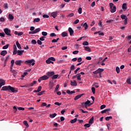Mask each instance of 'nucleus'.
Returning <instances> with one entry per match:
<instances>
[{
    "instance_id": "0e129e2a",
    "label": "nucleus",
    "mask_w": 131,
    "mask_h": 131,
    "mask_svg": "<svg viewBox=\"0 0 131 131\" xmlns=\"http://www.w3.org/2000/svg\"><path fill=\"white\" fill-rule=\"evenodd\" d=\"M98 26H99V27H102V21H101L100 20L99 21Z\"/></svg>"
},
{
    "instance_id": "a19ab883",
    "label": "nucleus",
    "mask_w": 131,
    "mask_h": 131,
    "mask_svg": "<svg viewBox=\"0 0 131 131\" xmlns=\"http://www.w3.org/2000/svg\"><path fill=\"white\" fill-rule=\"evenodd\" d=\"M12 73H13V76H16V74H17V72L14 70H13L12 71Z\"/></svg>"
},
{
    "instance_id": "c85d7f7f",
    "label": "nucleus",
    "mask_w": 131,
    "mask_h": 131,
    "mask_svg": "<svg viewBox=\"0 0 131 131\" xmlns=\"http://www.w3.org/2000/svg\"><path fill=\"white\" fill-rule=\"evenodd\" d=\"M57 77H59V75H53L52 77V79H57Z\"/></svg>"
},
{
    "instance_id": "774afa93",
    "label": "nucleus",
    "mask_w": 131,
    "mask_h": 131,
    "mask_svg": "<svg viewBox=\"0 0 131 131\" xmlns=\"http://www.w3.org/2000/svg\"><path fill=\"white\" fill-rule=\"evenodd\" d=\"M49 85L51 88H53L54 86V83L53 82H50Z\"/></svg>"
},
{
    "instance_id": "a878e982",
    "label": "nucleus",
    "mask_w": 131,
    "mask_h": 131,
    "mask_svg": "<svg viewBox=\"0 0 131 131\" xmlns=\"http://www.w3.org/2000/svg\"><path fill=\"white\" fill-rule=\"evenodd\" d=\"M89 123L93 124L94 123V117H92L89 121Z\"/></svg>"
},
{
    "instance_id": "7ed1b4c3",
    "label": "nucleus",
    "mask_w": 131,
    "mask_h": 131,
    "mask_svg": "<svg viewBox=\"0 0 131 131\" xmlns=\"http://www.w3.org/2000/svg\"><path fill=\"white\" fill-rule=\"evenodd\" d=\"M4 31L7 35H8L9 36H12V35H11V30H9L8 28L4 29Z\"/></svg>"
},
{
    "instance_id": "39448f33",
    "label": "nucleus",
    "mask_w": 131,
    "mask_h": 131,
    "mask_svg": "<svg viewBox=\"0 0 131 131\" xmlns=\"http://www.w3.org/2000/svg\"><path fill=\"white\" fill-rule=\"evenodd\" d=\"M55 74V72H48L46 73V75L48 77H51Z\"/></svg>"
},
{
    "instance_id": "e433bc0d",
    "label": "nucleus",
    "mask_w": 131,
    "mask_h": 131,
    "mask_svg": "<svg viewBox=\"0 0 131 131\" xmlns=\"http://www.w3.org/2000/svg\"><path fill=\"white\" fill-rule=\"evenodd\" d=\"M73 16H74V13H71V14H68V15H67V17H68V18H71V17H73Z\"/></svg>"
},
{
    "instance_id": "9b49d317",
    "label": "nucleus",
    "mask_w": 131,
    "mask_h": 131,
    "mask_svg": "<svg viewBox=\"0 0 131 131\" xmlns=\"http://www.w3.org/2000/svg\"><path fill=\"white\" fill-rule=\"evenodd\" d=\"M7 54H8V52L6 50H3L2 51L1 53H0V55L1 56H5V55H7Z\"/></svg>"
},
{
    "instance_id": "49530a36",
    "label": "nucleus",
    "mask_w": 131,
    "mask_h": 131,
    "mask_svg": "<svg viewBox=\"0 0 131 131\" xmlns=\"http://www.w3.org/2000/svg\"><path fill=\"white\" fill-rule=\"evenodd\" d=\"M75 69V66L74 65H72L70 68V70H72V71H73Z\"/></svg>"
},
{
    "instance_id": "603ef678",
    "label": "nucleus",
    "mask_w": 131,
    "mask_h": 131,
    "mask_svg": "<svg viewBox=\"0 0 131 131\" xmlns=\"http://www.w3.org/2000/svg\"><path fill=\"white\" fill-rule=\"evenodd\" d=\"M83 46H89V42L88 41H84L82 43Z\"/></svg>"
},
{
    "instance_id": "c03bdc74",
    "label": "nucleus",
    "mask_w": 131,
    "mask_h": 131,
    "mask_svg": "<svg viewBox=\"0 0 131 131\" xmlns=\"http://www.w3.org/2000/svg\"><path fill=\"white\" fill-rule=\"evenodd\" d=\"M78 12L79 14H81V13H82V8H81V7L79 8Z\"/></svg>"
},
{
    "instance_id": "5701e85b",
    "label": "nucleus",
    "mask_w": 131,
    "mask_h": 131,
    "mask_svg": "<svg viewBox=\"0 0 131 131\" xmlns=\"http://www.w3.org/2000/svg\"><path fill=\"white\" fill-rule=\"evenodd\" d=\"M122 8L123 10H126V9H127V6L126 3L123 4Z\"/></svg>"
},
{
    "instance_id": "680f3d73",
    "label": "nucleus",
    "mask_w": 131,
    "mask_h": 131,
    "mask_svg": "<svg viewBox=\"0 0 131 131\" xmlns=\"http://www.w3.org/2000/svg\"><path fill=\"white\" fill-rule=\"evenodd\" d=\"M51 61H56V59L53 57L49 58Z\"/></svg>"
},
{
    "instance_id": "f257e3e1",
    "label": "nucleus",
    "mask_w": 131,
    "mask_h": 131,
    "mask_svg": "<svg viewBox=\"0 0 131 131\" xmlns=\"http://www.w3.org/2000/svg\"><path fill=\"white\" fill-rule=\"evenodd\" d=\"M1 91H8V92H11V93H18V90H17V89L12 87L11 85L4 86L2 87Z\"/></svg>"
},
{
    "instance_id": "a18cd8bd",
    "label": "nucleus",
    "mask_w": 131,
    "mask_h": 131,
    "mask_svg": "<svg viewBox=\"0 0 131 131\" xmlns=\"http://www.w3.org/2000/svg\"><path fill=\"white\" fill-rule=\"evenodd\" d=\"M42 35H43V36H47V35H48V33L46 32H42L41 33Z\"/></svg>"
},
{
    "instance_id": "58836bf2",
    "label": "nucleus",
    "mask_w": 131,
    "mask_h": 131,
    "mask_svg": "<svg viewBox=\"0 0 131 131\" xmlns=\"http://www.w3.org/2000/svg\"><path fill=\"white\" fill-rule=\"evenodd\" d=\"M91 90H92L93 94H94V95H95V94H96V89H95L94 87H92Z\"/></svg>"
},
{
    "instance_id": "e2e57ef3",
    "label": "nucleus",
    "mask_w": 131,
    "mask_h": 131,
    "mask_svg": "<svg viewBox=\"0 0 131 131\" xmlns=\"http://www.w3.org/2000/svg\"><path fill=\"white\" fill-rule=\"evenodd\" d=\"M55 105H57V106H60V105H62V103H59L58 102H56L54 103Z\"/></svg>"
},
{
    "instance_id": "6e6552de",
    "label": "nucleus",
    "mask_w": 131,
    "mask_h": 131,
    "mask_svg": "<svg viewBox=\"0 0 131 131\" xmlns=\"http://www.w3.org/2000/svg\"><path fill=\"white\" fill-rule=\"evenodd\" d=\"M58 15V11H55L51 13V16L52 17H53V18L55 19L56 17Z\"/></svg>"
},
{
    "instance_id": "3c124183",
    "label": "nucleus",
    "mask_w": 131,
    "mask_h": 131,
    "mask_svg": "<svg viewBox=\"0 0 131 131\" xmlns=\"http://www.w3.org/2000/svg\"><path fill=\"white\" fill-rule=\"evenodd\" d=\"M51 62H52V61L50 59V58H48V59L46 60V63L47 64H51Z\"/></svg>"
},
{
    "instance_id": "bf43d9fd",
    "label": "nucleus",
    "mask_w": 131,
    "mask_h": 131,
    "mask_svg": "<svg viewBox=\"0 0 131 131\" xmlns=\"http://www.w3.org/2000/svg\"><path fill=\"white\" fill-rule=\"evenodd\" d=\"M126 82L127 83H128V84H131L130 79V78L127 79L126 80Z\"/></svg>"
},
{
    "instance_id": "5fc2aeb1",
    "label": "nucleus",
    "mask_w": 131,
    "mask_h": 131,
    "mask_svg": "<svg viewBox=\"0 0 131 131\" xmlns=\"http://www.w3.org/2000/svg\"><path fill=\"white\" fill-rule=\"evenodd\" d=\"M59 88H60V85L59 84H57L55 89V92L58 91V90H59Z\"/></svg>"
},
{
    "instance_id": "338daca9",
    "label": "nucleus",
    "mask_w": 131,
    "mask_h": 131,
    "mask_svg": "<svg viewBox=\"0 0 131 131\" xmlns=\"http://www.w3.org/2000/svg\"><path fill=\"white\" fill-rule=\"evenodd\" d=\"M43 18H49V17H50L49 15H48L47 14H44L42 15Z\"/></svg>"
},
{
    "instance_id": "72a5a7b5",
    "label": "nucleus",
    "mask_w": 131,
    "mask_h": 131,
    "mask_svg": "<svg viewBox=\"0 0 131 131\" xmlns=\"http://www.w3.org/2000/svg\"><path fill=\"white\" fill-rule=\"evenodd\" d=\"M116 71L117 73H120V69H119V67H117L116 68Z\"/></svg>"
},
{
    "instance_id": "0eeeda50",
    "label": "nucleus",
    "mask_w": 131,
    "mask_h": 131,
    "mask_svg": "<svg viewBox=\"0 0 131 131\" xmlns=\"http://www.w3.org/2000/svg\"><path fill=\"white\" fill-rule=\"evenodd\" d=\"M81 26H82L83 27H84L85 30H86L88 28H89V26L88 25V24L86 23H82L81 24Z\"/></svg>"
},
{
    "instance_id": "864d4df0",
    "label": "nucleus",
    "mask_w": 131,
    "mask_h": 131,
    "mask_svg": "<svg viewBox=\"0 0 131 131\" xmlns=\"http://www.w3.org/2000/svg\"><path fill=\"white\" fill-rule=\"evenodd\" d=\"M85 127H90L91 126V124L90 123H86L84 125Z\"/></svg>"
},
{
    "instance_id": "393cba45",
    "label": "nucleus",
    "mask_w": 131,
    "mask_h": 131,
    "mask_svg": "<svg viewBox=\"0 0 131 131\" xmlns=\"http://www.w3.org/2000/svg\"><path fill=\"white\" fill-rule=\"evenodd\" d=\"M39 21H40V18H36L34 19L33 22V23H35V22L38 23V22H39Z\"/></svg>"
},
{
    "instance_id": "052dcab7",
    "label": "nucleus",
    "mask_w": 131,
    "mask_h": 131,
    "mask_svg": "<svg viewBox=\"0 0 131 131\" xmlns=\"http://www.w3.org/2000/svg\"><path fill=\"white\" fill-rule=\"evenodd\" d=\"M57 35H56V34H55V33H52L50 34V36L51 37H54V36H56Z\"/></svg>"
},
{
    "instance_id": "c756f323",
    "label": "nucleus",
    "mask_w": 131,
    "mask_h": 131,
    "mask_svg": "<svg viewBox=\"0 0 131 131\" xmlns=\"http://www.w3.org/2000/svg\"><path fill=\"white\" fill-rule=\"evenodd\" d=\"M39 31H40V28H38L34 30V33L35 34L36 33H37V32H39Z\"/></svg>"
},
{
    "instance_id": "8fccbe9b",
    "label": "nucleus",
    "mask_w": 131,
    "mask_h": 131,
    "mask_svg": "<svg viewBox=\"0 0 131 131\" xmlns=\"http://www.w3.org/2000/svg\"><path fill=\"white\" fill-rule=\"evenodd\" d=\"M37 42L39 46H41V45H42V42L40 40H37Z\"/></svg>"
},
{
    "instance_id": "dca6fc26",
    "label": "nucleus",
    "mask_w": 131,
    "mask_h": 131,
    "mask_svg": "<svg viewBox=\"0 0 131 131\" xmlns=\"http://www.w3.org/2000/svg\"><path fill=\"white\" fill-rule=\"evenodd\" d=\"M109 111H111V108H106L101 111L102 114H104V113H106V112H109Z\"/></svg>"
},
{
    "instance_id": "4be33fe9",
    "label": "nucleus",
    "mask_w": 131,
    "mask_h": 131,
    "mask_svg": "<svg viewBox=\"0 0 131 131\" xmlns=\"http://www.w3.org/2000/svg\"><path fill=\"white\" fill-rule=\"evenodd\" d=\"M85 51H86L87 52H92V49L90 48V47L86 46L84 47Z\"/></svg>"
},
{
    "instance_id": "69168bd1",
    "label": "nucleus",
    "mask_w": 131,
    "mask_h": 131,
    "mask_svg": "<svg viewBox=\"0 0 131 131\" xmlns=\"http://www.w3.org/2000/svg\"><path fill=\"white\" fill-rule=\"evenodd\" d=\"M77 60L78 62H81V61H82V58L81 57H79L78 59L77 58Z\"/></svg>"
},
{
    "instance_id": "c9c22d12",
    "label": "nucleus",
    "mask_w": 131,
    "mask_h": 131,
    "mask_svg": "<svg viewBox=\"0 0 131 131\" xmlns=\"http://www.w3.org/2000/svg\"><path fill=\"white\" fill-rule=\"evenodd\" d=\"M36 81H33L32 83L30 84V86H33L34 84H36Z\"/></svg>"
},
{
    "instance_id": "423d86ee",
    "label": "nucleus",
    "mask_w": 131,
    "mask_h": 131,
    "mask_svg": "<svg viewBox=\"0 0 131 131\" xmlns=\"http://www.w3.org/2000/svg\"><path fill=\"white\" fill-rule=\"evenodd\" d=\"M22 63H23V61L21 60H16L15 61V64L18 66H21V64H22Z\"/></svg>"
},
{
    "instance_id": "2f4dec72",
    "label": "nucleus",
    "mask_w": 131,
    "mask_h": 131,
    "mask_svg": "<svg viewBox=\"0 0 131 131\" xmlns=\"http://www.w3.org/2000/svg\"><path fill=\"white\" fill-rule=\"evenodd\" d=\"M77 80H81V75H80V74H77Z\"/></svg>"
},
{
    "instance_id": "4468645a",
    "label": "nucleus",
    "mask_w": 131,
    "mask_h": 131,
    "mask_svg": "<svg viewBox=\"0 0 131 131\" xmlns=\"http://www.w3.org/2000/svg\"><path fill=\"white\" fill-rule=\"evenodd\" d=\"M24 53V50H18L17 55L18 56H22Z\"/></svg>"
},
{
    "instance_id": "f03ea898",
    "label": "nucleus",
    "mask_w": 131,
    "mask_h": 131,
    "mask_svg": "<svg viewBox=\"0 0 131 131\" xmlns=\"http://www.w3.org/2000/svg\"><path fill=\"white\" fill-rule=\"evenodd\" d=\"M35 61L34 60V59H31V60H26L25 63V64H27L29 66H31V64H32V66H34V64H35Z\"/></svg>"
},
{
    "instance_id": "7c9ffc66",
    "label": "nucleus",
    "mask_w": 131,
    "mask_h": 131,
    "mask_svg": "<svg viewBox=\"0 0 131 131\" xmlns=\"http://www.w3.org/2000/svg\"><path fill=\"white\" fill-rule=\"evenodd\" d=\"M77 121V118H75L74 119L71 120V123H75V122Z\"/></svg>"
},
{
    "instance_id": "bb28decb",
    "label": "nucleus",
    "mask_w": 131,
    "mask_h": 131,
    "mask_svg": "<svg viewBox=\"0 0 131 131\" xmlns=\"http://www.w3.org/2000/svg\"><path fill=\"white\" fill-rule=\"evenodd\" d=\"M8 18L10 19V20H14V16H13V15L11 14L8 15Z\"/></svg>"
},
{
    "instance_id": "1a4fd4ad",
    "label": "nucleus",
    "mask_w": 131,
    "mask_h": 131,
    "mask_svg": "<svg viewBox=\"0 0 131 131\" xmlns=\"http://www.w3.org/2000/svg\"><path fill=\"white\" fill-rule=\"evenodd\" d=\"M83 95H84V94H82L81 95H77L76 97H75L74 98V100L75 101H77V100H78V99H80V98H81V97H82V96H83Z\"/></svg>"
},
{
    "instance_id": "20e7f679",
    "label": "nucleus",
    "mask_w": 131,
    "mask_h": 131,
    "mask_svg": "<svg viewBox=\"0 0 131 131\" xmlns=\"http://www.w3.org/2000/svg\"><path fill=\"white\" fill-rule=\"evenodd\" d=\"M104 71V69L99 68L96 71L93 72V74H98V73H102Z\"/></svg>"
},
{
    "instance_id": "ddd939ff",
    "label": "nucleus",
    "mask_w": 131,
    "mask_h": 131,
    "mask_svg": "<svg viewBox=\"0 0 131 131\" xmlns=\"http://www.w3.org/2000/svg\"><path fill=\"white\" fill-rule=\"evenodd\" d=\"M69 32L70 33V35L71 36L73 35V34L74 33V31L71 28H69Z\"/></svg>"
},
{
    "instance_id": "f8f14e48",
    "label": "nucleus",
    "mask_w": 131,
    "mask_h": 131,
    "mask_svg": "<svg viewBox=\"0 0 131 131\" xmlns=\"http://www.w3.org/2000/svg\"><path fill=\"white\" fill-rule=\"evenodd\" d=\"M6 84V81H5L3 79H0V85L1 86H3V85H5Z\"/></svg>"
},
{
    "instance_id": "2eb2a0df",
    "label": "nucleus",
    "mask_w": 131,
    "mask_h": 131,
    "mask_svg": "<svg viewBox=\"0 0 131 131\" xmlns=\"http://www.w3.org/2000/svg\"><path fill=\"white\" fill-rule=\"evenodd\" d=\"M71 85H72V86H77V82H76V81H71Z\"/></svg>"
},
{
    "instance_id": "37998d69",
    "label": "nucleus",
    "mask_w": 131,
    "mask_h": 131,
    "mask_svg": "<svg viewBox=\"0 0 131 131\" xmlns=\"http://www.w3.org/2000/svg\"><path fill=\"white\" fill-rule=\"evenodd\" d=\"M46 91H42L40 92V93L37 94V96H41V95H43V93H45Z\"/></svg>"
},
{
    "instance_id": "412c9836",
    "label": "nucleus",
    "mask_w": 131,
    "mask_h": 131,
    "mask_svg": "<svg viewBox=\"0 0 131 131\" xmlns=\"http://www.w3.org/2000/svg\"><path fill=\"white\" fill-rule=\"evenodd\" d=\"M42 80H47L49 79V77L47 75H44L41 77Z\"/></svg>"
},
{
    "instance_id": "f3484780",
    "label": "nucleus",
    "mask_w": 131,
    "mask_h": 131,
    "mask_svg": "<svg viewBox=\"0 0 131 131\" xmlns=\"http://www.w3.org/2000/svg\"><path fill=\"white\" fill-rule=\"evenodd\" d=\"M110 9L111 13H115L116 12V7H111Z\"/></svg>"
},
{
    "instance_id": "a211bd4d",
    "label": "nucleus",
    "mask_w": 131,
    "mask_h": 131,
    "mask_svg": "<svg viewBox=\"0 0 131 131\" xmlns=\"http://www.w3.org/2000/svg\"><path fill=\"white\" fill-rule=\"evenodd\" d=\"M14 34H15V35H18V36H21V35H23V32H18L17 31H15Z\"/></svg>"
},
{
    "instance_id": "6ab92c4d",
    "label": "nucleus",
    "mask_w": 131,
    "mask_h": 131,
    "mask_svg": "<svg viewBox=\"0 0 131 131\" xmlns=\"http://www.w3.org/2000/svg\"><path fill=\"white\" fill-rule=\"evenodd\" d=\"M16 45L19 50H21L22 47H21V45H20L18 41H16Z\"/></svg>"
},
{
    "instance_id": "09e8293b",
    "label": "nucleus",
    "mask_w": 131,
    "mask_h": 131,
    "mask_svg": "<svg viewBox=\"0 0 131 131\" xmlns=\"http://www.w3.org/2000/svg\"><path fill=\"white\" fill-rule=\"evenodd\" d=\"M105 108H106V105H105V104L101 105L100 106L101 110H103V109H104Z\"/></svg>"
},
{
    "instance_id": "4d7b16f0",
    "label": "nucleus",
    "mask_w": 131,
    "mask_h": 131,
    "mask_svg": "<svg viewBox=\"0 0 131 131\" xmlns=\"http://www.w3.org/2000/svg\"><path fill=\"white\" fill-rule=\"evenodd\" d=\"M123 23L124 25H126V24H127V17L124 20Z\"/></svg>"
},
{
    "instance_id": "6e6d98bb",
    "label": "nucleus",
    "mask_w": 131,
    "mask_h": 131,
    "mask_svg": "<svg viewBox=\"0 0 131 131\" xmlns=\"http://www.w3.org/2000/svg\"><path fill=\"white\" fill-rule=\"evenodd\" d=\"M11 66L12 67H13V66H14V64L15 63V60L14 59H12L11 61Z\"/></svg>"
},
{
    "instance_id": "cd10ccee",
    "label": "nucleus",
    "mask_w": 131,
    "mask_h": 131,
    "mask_svg": "<svg viewBox=\"0 0 131 131\" xmlns=\"http://www.w3.org/2000/svg\"><path fill=\"white\" fill-rule=\"evenodd\" d=\"M57 116V114L54 113V114H52L50 115V118H54Z\"/></svg>"
},
{
    "instance_id": "b1692460",
    "label": "nucleus",
    "mask_w": 131,
    "mask_h": 131,
    "mask_svg": "<svg viewBox=\"0 0 131 131\" xmlns=\"http://www.w3.org/2000/svg\"><path fill=\"white\" fill-rule=\"evenodd\" d=\"M61 36L62 37H65L66 36H68V33H67V32H63L61 33Z\"/></svg>"
},
{
    "instance_id": "de8ad7c7",
    "label": "nucleus",
    "mask_w": 131,
    "mask_h": 131,
    "mask_svg": "<svg viewBox=\"0 0 131 131\" xmlns=\"http://www.w3.org/2000/svg\"><path fill=\"white\" fill-rule=\"evenodd\" d=\"M37 42H36V40H35V39H33V40H32L31 41V43H32V45H36Z\"/></svg>"
},
{
    "instance_id": "ea45409f",
    "label": "nucleus",
    "mask_w": 131,
    "mask_h": 131,
    "mask_svg": "<svg viewBox=\"0 0 131 131\" xmlns=\"http://www.w3.org/2000/svg\"><path fill=\"white\" fill-rule=\"evenodd\" d=\"M9 44H7V45L4 46L3 47V50H7V49H8V48H9Z\"/></svg>"
},
{
    "instance_id": "473e14b6",
    "label": "nucleus",
    "mask_w": 131,
    "mask_h": 131,
    "mask_svg": "<svg viewBox=\"0 0 131 131\" xmlns=\"http://www.w3.org/2000/svg\"><path fill=\"white\" fill-rule=\"evenodd\" d=\"M121 19H122V20H125V19H126V18L127 17H126V16H125V15L122 14L121 15Z\"/></svg>"
},
{
    "instance_id": "9d476101",
    "label": "nucleus",
    "mask_w": 131,
    "mask_h": 131,
    "mask_svg": "<svg viewBox=\"0 0 131 131\" xmlns=\"http://www.w3.org/2000/svg\"><path fill=\"white\" fill-rule=\"evenodd\" d=\"M91 105H93V103H91V101L88 100L85 103H84V106H91Z\"/></svg>"
},
{
    "instance_id": "79ce46f5",
    "label": "nucleus",
    "mask_w": 131,
    "mask_h": 131,
    "mask_svg": "<svg viewBox=\"0 0 131 131\" xmlns=\"http://www.w3.org/2000/svg\"><path fill=\"white\" fill-rule=\"evenodd\" d=\"M98 83H94L93 85V86H95V88H96L97 89H98V88H99V85H98Z\"/></svg>"
},
{
    "instance_id": "aec40b11",
    "label": "nucleus",
    "mask_w": 131,
    "mask_h": 131,
    "mask_svg": "<svg viewBox=\"0 0 131 131\" xmlns=\"http://www.w3.org/2000/svg\"><path fill=\"white\" fill-rule=\"evenodd\" d=\"M41 86H39L37 90H34V93H39L41 91Z\"/></svg>"
},
{
    "instance_id": "13d9d810",
    "label": "nucleus",
    "mask_w": 131,
    "mask_h": 131,
    "mask_svg": "<svg viewBox=\"0 0 131 131\" xmlns=\"http://www.w3.org/2000/svg\"><path fill=\"white\" fill-rule=\"evenodd\" d=\"M45 38H46V37L45 36H42L41 37H40L39 38V40L41 41H43V40H45Z\"/></svg>"
},
{
    "instance_id": "4c0bfd02",
    "label": "nucleus",
    "mask_w": 131,
    "mask_h": 131,
    "mask_svg": "<svg viewBox=\"0 0 131 131\" xmlns=\"http://www.w3.org/2000/svg\"><path fill=\"white\" fill-rule=\"evenodd\" d=\"M110 119H112V116L106 117L105 118V120H106V121H109V120H110Z\"/></svg>"
},
{
    "instance_id": "f704fd0d",
    "label": "nucleus",
    "mask_w": 131,
    "mask_h": 131,
    "mask_svg": "<svg viewBox=\"0 0 131 131\" xmlns=\"http://www.w3.org/2000/svg\"><path fill=\"white\" fill-rule=\"evenodd\" d=\"M24 125H26V126H27V127H29V125L28 124V123H27V121H24Z\"/></svg>"
}]
</instances>
